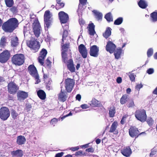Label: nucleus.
<instances>
[{"mask_svg":"<svg viewBox=\"0 0 157 157\" xmlns=\"http://www.w3.org/2000/svg\"><path fill=\"white\" fill-rule=\"evenodd\" d=\"M18 20L15 18L9 19L2 25V28L5 32L11 33L12 32L18 25Z\"/></svg>","mask_w":157,"mask_h":157,"instance_id":"f257e3e1","label":"nucleus"},{"mask_svg":"<svg viewBox=\"0 0 157 157\" xmlns=\"http://www.w3.org/2000/svg\"><path fill=\"white\" fill-rule=\"evenodd\" d=\"M62 27L63 29V32L62 35V39L61 43L62 51V59H65V58H67V54L66 52L69 48V44L68 43L64 44V40H66L65 38L67 36L68 33L66 29H68V26L66 25L65 26L62 25Z\"/></svg>","mask_w":157,"mask_h":157,"instance_id":"f03ea898","label":"nucleus"},{"mask_svg":"<svg viewBox=\"0 0 157 157\" xmlns=\"http://www.w3.org/2000/svg\"><path fill=\"white\" fill-rule=\"evenodd\" d=\"M12 61L16 65H21L24 62V56L22 54L15 55L12 58Z\"/></svg>","mask_w":157,"mask_h":157,"instance_id":"7ed1b4c3","label":"nucleus"},{"mask_svg":"<svg viewBox=\"0 0 157 157\" xmlns=\"http://www.w3.org/2000/svg\"><path fill=\"white\" fill-rule=\"evenodd\" d=\"M136 118L142 122H144L147 118L146 111L144 109L137 110L135 113Z\"/></svg>","mask_w":157,"mask_h":157,"instance_id":"20e7f679","label":"nucleus"},{"mask_svg":"<svg viewBox=\"0 0 157 157\" xmlns=\"http://www.w3.org/2000/svg\"><path fill=\"white\" fill-rule=\"evenodd\" d=\"M10 114L9 109L6 107H2L0 109V118L3 121H6L10 117Z\"/></svg>","mask_w":157,"mask_h":157,"instance_id":"39448f33","label":"nucleus"},{"mask_svg":"<svg viewBox=\"0 0 157 157\" xmlns=\"http://www.w3.org/2000/svg\"><path fill=\"white\" fill-rule=\"evenodd\" d=\"M28 70L30 74L35 78L36 84H38L40 82L39 75L35 67L33 65H30L28 67Z\"/></svg>","mask_w":157,"mask_h":157,"instance_id":"423d86ee","label":"nucleus"},{"mask_svg":"<svg viewBox=\"0 0 157 157\" xmlns=\"http://www.w3.org/2000/svg\"><path fill=\"white\" fill-rule=\"evenodd\" d=\"M27 45L33 51V52L37 51L40 48L39 42L35 40L27 42Z\"/></svg>","mask_w":157,"mask_h":157,"instance_id":"0eeeda50","label":"nucleus"},{"mask_svg":"<svg viewBox=\"0 0 157 157\" xmlns=\"http://www.w3.org/2000/svg\"><path fill=\"white\" fill-rule=\"evenodd\" d=\"M10 57V54L9 52L6 50L0 54V62L2 63L6 62Z\"/></svg>","mask_w":157,"mask_h":157,"instance_id":"6e6552de","label":"nucleus"},{"mask_svg":"<svg viewBox=\"0 0 157 157\" xmlns=\"http://www.w3.org/2000/svg\"><path fill=\"white\" fill-rule=\"evenodd\" d=\"M52 16V15L49 11L47 10L45 12L44 16V21L45 26L47 28L50 25Z\"/></svg>","mask_w":157,"mask_h":157,"instance_id":"1a4fd4ad","label":"nucleus"},{"mask_svg":"<svg viewBox=\"0 0 157 157\" xmlns=\"http://www.w3.org/2000/svg\"><path fill=\"white\" fill-rule=\"evenodd\" d=\"M63 61L65 63H67L68 69L71 72H74L75 70V67L73 63V60L71 59L68 60L67 58H65L64 59H62Z\"/></svg>","mask_w":157,"mask_h":157,"instance_id":"9d476101","label":"nucleus"},{"mask_svg":"<svg viewBox=\"0 0 157 157\" xmlns=\"http://www.w3.org/2000/svg\"><path fill=\"white\" fill-rule=\"evenodd\" d=\"M40 26L39 22L35 21L33 23V29L35 35L38 37L40 33Z\"/></svg>","mask_w":157,"mask_h":157,"instance_id":"9b49d317","label":"nucleus"},{"mask_svg":"<svg viewBox=\"0 0 157 157\" xmlns=\"http://www.w3.org/2000/svg\"><path fill=\"white\" fill-rule=\"evenodd\" d=\"M59 17L61 23H66L69 17L68 14L63 11H61L58 13Z\"/></svg>","mask_w":157,"mask_h":157,"instance_id":"f8f14e48","label":"nucleus"},{"mask_svg":"<svg viewBox=\"0 0 157 157\" xmlns=\"http://www.w3.org/2000/svg\"><path fill=\"white\" fill-rule=\"evenodd\" d=\"M116 46L113 42L109 41L107 42L106 46L105 48L107 51L109 52L110 53H113L114 52Z\"/></svg>","mask_w":157,"mask_h":157,"instance_id":"ddd939ff","label":"nucleus"},{"mask_svg":"<svg viewBox=\"0 0 157 157\" xmlns=\"http://www.w3.org/2000/svg\"><path fill=\"white\" fill-rule=\"evenodd\" d=\"M66 89L68 92L71 91L73 87L74 82L72 79L68 78L65 81Z\"/></svg>","mask_w":157,"mask_h":157,"instance_id":"4468645a","label":"nucleus"},{"mask_svg":"<svg viewBox=\"0 0 157 157\" xmlns=\"http://www.w3.org/2000/svg\"><path fill=\"white\" fill-rule=\"evenodd\" d=\"M18 89L17 86L13 82H12L8 84V90L11 94L15 93Z\"/></svg>","mask_w":157,"mask_h":157,"instance_id":"2eb2a0df","label":"nucleus"},{"mask_svg":"<svg viewBox=\"0 0 157 157\" xmlns=\"http://www.w3.org/2000/svg\"><path fill=\"white\" fill-rule=\"evenodd\" d=\"M99 48L96 45H93L90 47V55L91 56L97 57L98 55Z\"/></svg>","mask_w":157,"mask_h":157,"instance_id":"dca6fc26","label":"nucleus"},{"mask_svg":"<svg viewBox=\"0 0 157 157\" xmlns=\"http://www.w3.org/2000/svg\"><path fill=\"white\" fill-rule=\"evenodd\" d=\"M78 50L82 57L86 58L87 57V52L86 47L83 44H80L78 47Z\"/></svg>","mask_w":157,"mask_h":157,"instance_id":"f3484780","label":"nucleus"},{"mask_svg":"<svg viewBox=\"0 0 157 157\" xmlns=\"http://www.w3.org/2000/svg\"><path fill=\"white\" fill-rule=\"evenodd\" d=\"M47 52L46 49H43L40 52V56L39 57V62L41 65L44 64V60L46 56Z\"/></svg>","mask_w":157,"mask_h":157,"instance_id":"a211bd4d","label":"nucleus"},{"mask_svg":"<svg viewBox=\"0 0 157 157\" xmlns=\"http://www.w3.org/2000/svg\"><path fill=\"white\" fill-rule=\"evenodd\" d=\"M139 131L137 129L134 127H131L129 130V135L132 137H134L138 136Z\"/></svg>","mask_w":157,"mask_h":157,"instance_id":"6ab92c4d","label":"nucleus"},{"mask_svg":"<svg viewBox=\"0 0 157 157\" xmlns=\"http://www.w3.org/2000/svg\"><path fill=\"white\" fill-rule=\"evenodd\" d=\"M121 151L122 154L127 157L129 156L132 154L131 150L129 147H124Z\"/></svg>","mask_w":157,"mask_h":157,"instance_id":"aec40b11","label":"nucleus"},{"mask_svg":"<svg viewBox=\"0 0 157 157\" xmlns=\"http://www.w3.org/2000/svg\"><path fill=\"white\" fill-rule=\"evenodd\" d=\"M28 96V93L23 91H19L17 93V97L19 100H24Z\"/></svg>","mask_w":157,"mask_h":157,"instance_id":"412c9836","label":"nucleus"},{"mask_svg":"<svg viewBox=\"0 0 157 157\" xmlns=\"http://www.w3.org/2000/svg\"><path fill=\"white\" fill-rule=\"evenodd\" d=\"M114 55L116 59H118L120 58L121 56L124 53V51L121 48H117L115 49Z\"/></svg>","mask_w":157,"mask_h":157,"instance_id":"4be33fe9","label":"nucleus"},{"mask_svg":"<svg viewBox=\"0 0 157 157\" xmlns=\"http://www.w3.org/2000/svg\"><path fill=\"white\" fill-rule=\"evenodd\" d=\"M67 94L66 92H64L61 89L60 93L58 94V99L61 101H65L67 98Z\"/></svg>","mask_w":157,"mask_h":157,"instance_id":"5701e85b","label":"nucleus"},{"mask_svg":"<svg viewBox=\"0 0 157 157\" xmlns=\"http://www.w3.org/2000/svg\"><path fill=\"white\" fill-rule=\"evenodd\" d=\"M95 25L92 23L88 25L89 33L90 35H94L96 33L94 30Z\"/></svg>","mask_w":157,"mask_h":157,"instance_id":"b1692460","label":"nucleus"},{"mask_svg":"<svg viewBox=\"0 0 157 157\" xmlns=\"http://www.w3.org/2000/svg\"><path fill=\"white\" fill-rule=\"evenodd\" d=\"M26 139L24 136H20L17 138V143L19 145H21L25 143Z\"/></svg>","mask_w":157,"mask_h":157,"instance_id":"393cba45","label":"nucleus"},{"mask_svg":"<svg viewBox=\"0 0 157 157\" xmlns=\"http://www.w3.org/2000/svg\"><path fill=\"white\" fill-rule=\"evenodd\" d=\"M11 154L13 156L21 157L23 155V152L21 150H17L12 151L11 152Z\"/></svg>","mask_w":157,"mask_h":157,"instance_id":"a878e982","label":"nucleus"},{"mask_svg":"<svg viewBox=\"0 0 157 157\" xmlns=\"http://www.w3.org/2000/svg\"><path fill=\"white\" fill-rule=\"evenodd\" d=\"M118 125V123L117 121H114L112 124L110 128L109 132H114L115 131Z\"/></svg>","mask_w":157,"mask_h":157,"instance_id":"bb28decb","label":"nucleus"},{"mask_svg":"<svg viewBox=\"0 0 157 157\" xmlns=\"http://www.w3.org/2000/svg\"><path fill=\"white\" fill-rule=\"evenodd\" d=\"M17 37L16 36H13L11 39V45L13 47L16 46L18 45V42Z\"/></svg>","mask_w":157,"mask_h":157,"instance_id":"cd10ccee","label":"nucleus"},{"mask_svg":"<svg viewBox=\"0 0 157 157\" xmlns=\"http://www.w3.org/2000/svg\"><path fill=\"white\" fill-rule=\"evenodd\" d=\"M128 95L126 94L123 95L120 99V103L123 105L128 100Z\"/></svg>","mask_w":157,"mask_h":157,"instance_id":"c85d7f7f","label":"nucleus"},{"mask_svg":"<svg viewBox=\"0 0 157 157\" xmlns=\"http://www.w3.org/2000/svg\"><path fill=\"white\" fill-rule=\"evenodd\" d=\"M37 94L38 97L41 99H44L46 98V94L42 90H39L37 92Z\"/></svg>","mask_w":157,"mask_h":157,"instance_id":"c756f323","label":"nucleus"},{"mask_svg":"<svg viewBox=\"0 0 157 157\" xmlns=\"http://www.w3.org/2000/svg\"><path fill=\"white\" fill-rule=\"evenodd\" d=\"M139 6L143 9L145 8L147 6V2L144 0H140L138 2Z\"/></svg>","mask_w":157,"mask_h":157,"instance_id":"7c9ffc66","label":"nucleus"},{"mask_svg":"<svg viewBox=\"0 0 157 157\" xmlns=\"http://www.w3.org/2000/svg\"><path fill=\"white\" fill-rule=\"evenodd\" d=\"M93 12L94 14L95 17L98 20L101 19L102 17V15L101 13L96 10H94L93 11Z\"/></svg>","mask_w":157,"mask_h":157,"instance_id":"2f4dec72","label":"nucleus"},{"mask_svg":"<svg viewBox=\"0 0 157 157\" xmlns=\"http://www.w3.org/2000/svg\"><path fill=\"white\" fill-rule=\"evenodd\" d=\"M111 29L110 28L106 29L105 33L103 34V36L105 38H108L111 34Z\"/></svg>","mask_w":157,"mask_h":157,"instance_id":"473e14b6","label":"nucleus"},{"mask_svg":"<svg viewBox=\"0 0 157 157\" xmlns=\"http://www.w3.org/2000/svg\"><path fill=\"white\" fill-rule=\"evenodd\" d=\"M99 104V102L94 98L90 102V103H89L90 105L93 107L98 106Z\"/></svg>","mask_w":157,"mask_h":157,"instance_id":"72a5a7b5","label":"nucleus"},{"mask_svg":"<svg viewBox=\"0 0 157 157\" xmlns=\"http://www.w3.org/2000/svg\"><path fill=\"white\" fill-rule=\"evenodd\" d=\"M115 113V110L114 107H111L109 110V117H113L114 116Z\"/></svg>","mask_w":157,"mask_h":157,"instance_id":"f704fd0d","label":"nucleus"},{"mask_svg":"<svg viewBox=\"0 0 157 157\" xmlns=\"http://www.w3.org/2000/svg\"><path fill=\"white\" fill-rule=\"evenodd\" d=\"M151 17L153 22L157 21V12H154L151 14Z\"/></svg>","mask_w":157,"mask_h":157,"instance_id":"c9c22d12","label":"nucleus"},{"mask_svg":"<svg viewBox=\"0 0 157 157\" xmlns=\"http://www.w3.org/2000/svg\"><path fill=\"white\" fill-rule=\"evenodd\" d=\"M105 18L109 22L113 21V17L110 13H107L105 17Z\"/></svg>","mask_w":157,"mask_h":157,"instance_id":"e433bc0d","label":"nucleus"},{"mask_svg":"<svg viewBox=\"0 0 157 157\" xmlns=\"http://www.w3.org/2000/svg\"><path fill=\"white\" fill-rule=\"evenodd\" d=\"M123 21V18L122 17H120L115 21L114 24L115 25H119L121 24Z\"/></svg>","mask_w":157,"mask_h":157,"instance_id":"4c0bfd02","label":"nucleus"},{"mask_svg":"<svg viewBox=\"0 0 157 157\" xmlns=\"http://www.w3.org/2000/svg\"><path fill=\"white\" fill-rule=\"evenodd\" d=\"M6 38L4 36H3L1 39L0 44L1 47H4L6 44Z\"/></svg>","mask_w":157,"mask_h":157,"instance_id":"58836bf2","label":"nucleus"},{"mask_svg":"<svg viewBox=\"0 0 157 157\" xmlns=\"http://www.w3.org/2000/svg\"><path fill=\"white\" fill-rule=\"evenodd\" d=\"M6 6L9 7H11L13 4V0H5Z\"/></svg>","mask_w":157,"mask_h":157,"instance_id":"ea45409f","label":"nucleus"},{"mask_svg":"<svg viewBox=\"0 0 157 157\" xmlns=\"http://www.w3.org/2000/svg\"><path fill=\"white\" fill-rule=\"evenodd\" d=\"M11 113L13 118L14 119L16 118L18 116V114L16 113V111L12 109L11 111Z\"/></svg>","mask_w":157,"mask_h":157,"instance_id":"a19ab883","label":"nucleus"},{"mask_svg":"<svg viewBox=\"0 0 157 157\" xmlns=\"http://www.w3.org/2000/svg\"><path fill=\"white\" fill-rule=\"evenodd\" d=\"M128 75H129L130 80L132 81H135V75L132 72L129 73Z\"/></svg>","mask_w":157,"mask_h":157,"instance_id":"79ce46f5","label":"nucleus"},{"mask_svg":"<svg viewBox=\"0 0 157 157\" xmlns=\"http://www.w3.org/2000/svg\"><path fill=\"white\" fill-rule=\"evenodd\" d=\"M153 52V50L152 48H149L147 51V54L148 57H150L151 56Z\"/></svg>","mask_w":157,"mask_h":157,"instance_id":"37998d69","label":"nucleus"},{"mask_svg":"<svg viewBox=\"0 0 157 157\" xmlns=\"http://www.w3.org/2000/svg\"><path fill=\"white\" fill-rule=\"evenodd\" d=\"M75 155L76 156H82V155H86V154L85 153H83L82 151H79L76 152L75 153Z\"/></svg>","mask_w":157,"mask_h":157,"instance_id":"c03bdc74","label":"nucleus"},{"mask_svg":"<svg viewBox=\"0 0 157 157\" xmlns=\"http://www.w3.org/2000/svg\"><path fill=\"white\" fill-rule=\"evenodd\" d=\"M57 122V119L54 118L51 120L50 123L51 124L53 125L54 126H55V124H56Z\"/></svg>","mask_w":157,"mask_h":157,"instance_id":"a18cd8bd","label":"nucleus"},{"mask_svg":"<svg viewBox=\"0 0 157 157\" xmlns=\"http://www.w3.org/2000/svg\"><path fill=\"white\" fill-rule=\"evenodd\" d=\"M134 105L133 101L131 100L129 101L127 106L128 107H133Z\"/></svg>","mask_w":157,"mask_h":157,"instance_id":"49530a36","label":"nucleus"},{"mask_svg":"<svg viewBox=\"0 0 157 157\" xmlns=\"http://www.w3.org/2000/svg\"><path fill=\"white\" fill-rule=\"evenodd\" d=\"M56 2L57 4L59 5L60 8H62L64 6V3L63 2H61L60 0H57Z\"/></svg>","mask_w":157,"mask_h":157,"instance_id":"de8ad7c7","label":"nucleus"},{"mask_svg":"<svg viewBox=\"0 0 157 157\" xmlns=\"http://www.w3.org/2000/svg\"><path fill=\"white\" fill-rule=\"evenodd\" d=\"M154 72V70L153 68H150L148 69L147 71V72L148 74L150 75L153 74Z\"/></svg>","mask_w":157,"mask_h":157,"instance_id":"09e8293b","label":"nucleus"},{"mask_svg":"<svg viewBox=\"0 0 157 157\" xmlns=\"http://www.w3.org/2000/svg\"><path fill=\"white\" fill-rule=\"evenodd\" d=\"M147 122L149 125H151L153 123V120L151 118H148L147 119Z\"/></svg>","mask_w":157,"mask_h":157,"instance_id":"8fccbe9b","label":"nucleus"},{"mask_svg":"<svg viewBox=\"0 0 157 157\" xmlns=\"http://www.w3.org/2000/svg\"><path fill=\"white\" fill-rule=\"evenodd\" d=\"M79 149V147L78 146L72 147L70 148V149L72 151H75L78 150Z\"/></svg>","mask_w":157,"mask_h":157,"instance_id":"3c124183","label":"nucleus"},{"mask_svg":"<svg viewBox=\"0 0 157 157\" xmlns=\"http://www.w3.org/2000/svg\"><path fill=\"white\" fill-rule=\"evenodd\" d=\"M31 107L32 106L30 105H26L25 109L27 110L28 112H29L31 110Z\"/></svg>","mask_w":157,"mask_h":157,"instance_id":"603ef678","label":"nucleus"},{"mask_svg":"<svg viewBox=\"0 0 157 157\" xmlns=\"http://www.w3.org/2000/svg\"><path fill=\"white\" fill-rule=\"evenodd\" d=\"M143 87V85L141 84H140L137 85L136 86V88L138 90H139L140 89L142 88Z\"/></svg>","mask_w":157,"mask_h":157,"instance_id":"864d4df0","label":"nucleus"},{"mask_svg":"<svg viewBox=\"0 0 157 157\" xmlns=\"http://www.w3.org/2000/svg\"><path fill=\"white\" fill-rule=\"evenodd\" d=\"M63 154L64 153L63 152L58 153L56 154L55 157H61Z\"/></svg>","mask_w":157,"mask_h":157,"instance_id":"5fc2aeb1","label":"nucleus"},{"mask_svg":"<svg viewBox=\"0 0 157 157\" xmlns=\"http://www.w3.org/2000/svg\"><path fill=\"white\" fill-rule=\"evenodd\" d=\"M81 107L83 109H86L88 108V106L86 104H82L81 105Z\"/></svg>","mask_w":157,"mask_h":157,"instance_id":"6e6d98bb","label":"nucleus"},{"mask_svg":"<svg viewBox=\"0 0 157 157\" xmlns=\"http://www.w3.org/2000/svg\"><path fill=\"white\" fill-rule=\"evenodd\" d=\"M80 3L82 5H85L87 2V0H79Z\"/></svg>","mask_w":157,"mask_h":157,"instance_id":"4d7b16f0","label":"nucleus"},{"mask_svg":"<svg viewBox=\"0 0 157 157\" xmlns=\"http://www.w3.org/2000/svg\"><path fill=\"white\" fill-rule=\"evenodd\" d=\"M76 99L79 101H80L81 98V95L80 94H78L76 96Z\"/></svg>","mask_w":157,"mask_h":157,"instance_id":"13d9d810","label":"nucleus"},{"mask_svg":"<svg viewBox=\"0 0 157 157\" xmlns=\"http://www.w3.org/2000/svg\"><path fill=\"white\" fill-rule=\"evenodd\" d=\"M86 151L88 152H92L94 151V149L92 147H90L88 149H86Z\"/></svg>","mask_w":157,"mask_h":157,"instance_id":"bf43d9fd","label":"nucleus"},{"mask_svg":"<svg viewBox=\"0 0 157 157\" xmlns=\"http://www.w3.org/2000/svg\"><path fill=\"white\" fill-rule=\"evenodd\" d=\"M122 78L121 77H118L117 79V82L118 83H120L122 82Z\"/></svg>","mask_w":157,"mask_h":157,"instance_id":"052dcab7","label":"nucleus"},{"mask_svg":"<svg viewBox=\"0 0 157 157\" xmlns=\"http://www.w3.org/2000/svg\"><path fill=\"white\" fill-rule=\"evenodd\" d=\"M79 23L80 25H83L85 22V21L82 19H80L79 21Z\"/></svg>","mask_w":157,"mask_h":157,"instance_id":"680f3d73","label":"nucleus"},{"mask_svg":"<svg viewBox=\"0 0 157 157\" xmlns=\"http://www.w3.org/2000/svg\"><path fill=\"white\" fill-rule=\"evenodd\" d=\"M10 10L13 13H15L16 10V8L15 7H12L10 8Z\"/></svg>","mask_w":157,"mask_h":157,"instance_id":"e2e57ef3","label":"nucleus"},{"mask_svg":"<svg viewBox=\"0 0 157 157\" xmlns=\"http://www.w3.org/2000/svg\"><path fill=\"white\" fill-rule=\"evenodd\" d=\"M72 113L70 112L67 115H66L62 117L61 118V119L62 120L64 118H65V117H68V116H71L72 115Z\"/></svg>","mask_w":157,"mask_h":157,"instance_id":"0e129e2a","label":"nucleus"},{"mask_svg":"<svg viewBox=\"0 0 157 157\" xmlns=\"http://www.w3.org/2000/svg\"><path fill=\"white\" fill-rule=\"evenodd\" d=\"M46 63L48 65H49L51 63V62L50 61L48 58L46 60Z\"/></svg>","mask_w":157,"mask_h":157,"instance_id":"69168bd1","label":"nucleus"},{"mask_svg":"<svg viewBox=\"0 0 157 157\" xmlns=\"http://www.w3.org/2000/svg\"><path fill=\"white\" fill-rule=\"evenodd\" d=\"M88 144H87L84 145H81L80 146V147H81L82 148L83 147L86 148L87 147H88Z\"/></svg>","mask_w":157,"mask_h":157,"instance_id":"338daca9","label":"nucleus"},{"mask_svg":"<svg viewBox=\"0 0 157 157\" xmlns=\"http://www.w3.org/2000/svg\"><path fill=\"white\" fill-rule=\"evenodd\" d=\"M131 90L130 88H128L126 90V92L127 94H129L131 92Z\"/></svg>","mask_w":157,"mask_h":157,"instance_id":"774afa93","label":"nucleus"}]
</instances>
